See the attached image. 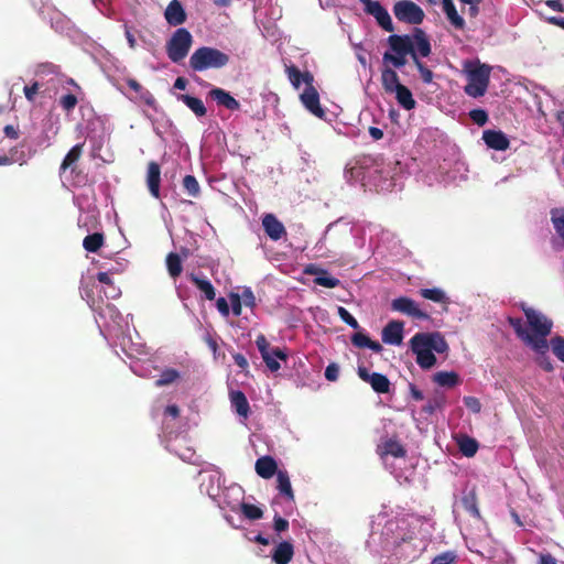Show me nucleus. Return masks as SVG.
Masks as SVG:
<instances>
[{
  "instance_id": "f257e3e1",
  "label": "nucleus",
  "mask_w": 564,
  "mask_h": 564,
  "mask_svg": "<svg viewBox=\"0 0 564 564\" xmlns=\"http://www.w3.org/2000/svg\"><path fill=\"white\" fill-rule=\"evenodd\" d=\"M381 535L383 547L395 550L404 558H414L424 549L423 541L416 536L415 527L406 519L388 521Z\"/></svg>"
},
{
  "instance_id": "f03ea898",
  "label": "nucleus",
  "mask_w": 564,
  "mask_h": 564,
  "mask_svg": "<svg viewBox=\"0 0 564 564\" xmlns=\"http://www.w3.org/2000/svg\"><path fill=\"white\" fill-rule=\"evenodd\" d=\"M528 324L532 330L530 333V348L535 352H547L550 343L546 337L551 333L553 323L543 313L532 307L522 306Z\"/></svg>"
},
{
  "instance_id": "7ed1b4c3",
  "label": "nucleus",
  "mask_w": 564,
  "mask_h": 564,
  "mask_svg": "<svg viewBox=\"0 0 564 564\" xmlns=\"http://www.w3.org/2000/svg\"><path fill=\"white\" fill-rule=\"evenodd\" d=\"M152 415L160 420L162 424V442L170 449V442L173 440L174 427L176 424V403L173 402V394H161L154 401Z\"/></svg>"
},
{
  "instance_id": "20e7f679",
  "label": "nucleus",
  "mask_w": 564,
  "mask_h": 564,
  "mask_svg": "<svg viewBox=\"0 0 564 564\" xmlns=\"http://www.w3.org/2000/svg\"><path fill=\"white\" fill-rule=\"evenodd\" d=\"M490 72L491 67L489 65L479 62L466 63L465 73L468 83L465 86V93L474 98L484 96L489 85Z\"/></svg>"
},
{
  "instance_id": "39448f33",
  "label": "nucleus",
  "mask_w": 564,
  "mask_h": 564,
  "mask_svg": "<svg viewBox=\"0 0 564 564\" xmlns=\"http://www.w3.org/2000/svg\"><path fill=\"white\" fill-rule=\"evenodd\" d=\"M412 41L413 37H410V35H390L388 37V44L391 52H386L383 54V63H389L393 67L400 68L405 65L408 55H411L412 59L414 61L416 52H413Z\"/></svg>"
},
{
  "instance_id": "423d86ee",
  "label": "nucleus",
  "mask_w": 564,
  "mask_h": 564,
  "mask_svg": "<svg viewBox=\"0 0 564 564\" xmlns=\"http://www.w3.org/2000/svg\"><path fill=\"white\" fill-rule=\"evenodd\" d=\"M228 55L221 51L204 46L192 54L189 65L194 70L202 72L208 68L223 67L228 63Z\"/></svg>"
},
{
  "instance_id": "0eeeda50",
  "label": "nucleus",
  "mask_w": 564,
  "mask_h": 564,
  "mask_svg": "<svg viewBox=\"0 0 564 564\" xmlns=\"http://www.w3.org/2000/svg\"><path fill=\"white\" fill-rule=\"evenodd\" d=\"M395 18L409 24H420L424 20V11L411 0H400L393 6Z\"/></svg>"
},
{
  "instance_id": "6e6552de",
  "label": "nucleus",
  "mask_w": 564,
  "mask_h": 564,
  "mask_svg": "<svg viewBox=\"0 0 564 564\" xmlns=\"http://www.w3.org/2000/svg\"><path fill=\"white\" fill-rule=\"evenodd\" d=\"M199 488L213 501L217 498L223 489V475L218 469L209 468L199 473Z\"/></svg>"
},
{
  "instance_id": "1a4fd4ad",
  "label": "nucleus",
  "mask_w": 564,
  "mask_h": 564,
  "mask_svg": "<svg viewBox=\"0 0 564 564\" xmlns=\"http://www.w3.org/2000/svg\"><path fill=\"white\" fill-rule=\"evenodd\" d=\"M426 337L415 334L410 340L411 350L416 355V362L422 369H431L436 364L433 350L425 344Z\"/></svg>"
},
{
  "instance_id": "9d476101",
  "label": "nucleus",
  "mask_w": 564,
  "mask_h": 564,
  "mask_svg": "<svg viewBox=\"0 0 564 564\" xmlns=\"http://www.w3.org/2000/svg\"><path fill=\"white\" fill-rule=\"evenodd\" d=\"M245 491L239 485H230L221 489L219 496L214 499V502L223 510L230 509L236 511L239 509L243 500Z\"/></svg>"
},
{
  "instance_id": "9b49d317",
  "label": "nucleus",
  "mask_w": 564,
  "mask_h": 564,
  "mask_svg": "<svg viewBox=\"0 0 564 564\" xmlns=\"http://www.w3.org/2000/svg\"><path fill=\"white\" fill-rule=\"evenodd\" d=\"M365 4V11L372 15L377 23L387 32L394 30L389 12L377 0H360Z\"/></svg>"
},
{
  "instance_id": "f8f14e48",
  "label": "nucleus",
  "mask_w": 564,
  "mask_h": 564,
  "mask_svg": "<svg viewBox=\"0 0 564 564\" xmlns=\"http://www.w3.org/2000/svg\"><path fill=\"white\" fill-rule=\"evenodd\" d=\"M301 102L312 115L319 119H324L326 111L319 104V95L315 87L312 85L306 86L303 93L300 95Z\"/></svg>"
},
{
  "instance_id": "ddd939ff",
  "label": "nucleus",
  "mask_w": 564,
  "mask_h": 564,
  "mask_svg": "<svg viewBox=\"0 0 564 564\" xmlns=\"http://www.w3.org/2000/svg\"><path fill=\"white\" fill-rule=\"evenodd\" d=\"M391 308L414 318L429 319L430 316L420 310L417 303L410 297L400 296L391 302Z\"/></svg>"
},
{
  "instance_id": "4468645a",
  "label": "nucleus",
  "mask_w": 564,
  "mask_h": 564,
  "mask_svg": "<svg viewBox=\"0 0 564 564\" xmlns=\"http://www.w3.org/2000/svg\"><path fill=\"white\" fill-rule=\"evenodd\" d=\"M358 376L365 382H368L377 393H388L390 390L389 379L379 372L370 373L367 368L359 366Z\"/></svg>"
},
{
  "instance_id": "2eb2a0df",
  "label": "nucleus",
  "mask_w": 564,
  "mask_h": 564,
  "mask_svg": "<svg viewBox=\"0 0 564 564\" xmlns=\"http://www.w3.org/2000/svg\"><path fill=\"white\" fill-rule=\"evenodd\" d=\"M404 324L400 321L389 322L382 329V341L388 345L399 346L403 340Z\"/></svg>"
},
{
  "instance_id": "dca6fc26",
  "label": "nucleus",
  "mask_w": 564,
  "mask_h": 564,
  "mask_svg": "<svg viewBox=\"0 0 564 564\" xmlns=\"http://www.w3.org/2000/svg\"><path fill=\"white\" fill-rule=\"evenodd\" d=\"M482 140L488 148L497 151H505L510 145L509 139L502 131L485 130L482 132Z\"/></svg>"
},
{
  "instance_id": "f3484780",
  "label": "nucleus",
  "mask_w": 564,
  "mask_h": 564,
  "mask_svg": "<svg viewBox=\"0 0 564 564\" xmlns=\"http://www.w3.org/2000/svg\"><path fill=\"white\" fill-rule=\"evenodd\" d=\"M265 234L274 241L281 239L286 232L284 225L272 214H267L262 219Z\"/></svg>"
},
{
  "instance_id": "a211bd4d",
  "label": "nucleus",
  "mask_w": 564,
  "mask_h": 564,
  "mask_svg": "<svg viewBox=\"0 0 564 564\" xmlns=\"http://www.w3.org/2000/svg\"><path fill=\"white\" fill-rule=\"evenodd\" d=\"M230 404L234 411L243 420H247L250 412L249 402L240 390H232L229 393Z\"/></svg>"
},
{
  "instance_id": "6ab92c4d",
  "label": "nucleus",
  "mask_w": 564,
  "mask_h": 564,
  "mask_svg": "<svg viewBox=\"0 0 564 564\" xmlns=\"http://www.w3.org/2000/svg\"><path fill=\"white\" fill-rule=\"evenodd\" d=\"M209 96L218 106H223L228 110H238L240 108L239 101L223 88H213L209 91Z\"/></svg>"
},
{
  "instance_id": "aec40b11",
  "label": "nucleus",
  "mask_w": 564,
  "mask_h": 564,
  "mask_svg": "<svg viewBox=\"0 0 564 564\" xmlns=\"http://www.w3.org/2000/svg\"><path fill=\"white\" fill-rule=\"evenodd\" d=\"M410 37H413V52H416L417 58L420 56L426 57L431 54V44L423 30L415 29Z\"/></svg>"
},
{
  "instance_id": "412c9836",
  "label": "nucleus",
  "mask_w": 564,
  "mask_h": 564,
  "mask_svg": "<svg viewBox=\"0 0 564 564\" xmlns=\"http://www.w3.org/2000/svg\"><path fill=\"white\" fill-rule=\"evenodd\" d=\"M378 451L384 463L387 462L388 456L398 458L405 455L403 446L394 440H387L378 447Z\"/></svg>"
},
{
  "instance_id": "4be33fe9",
  "label": "nucleus",
  "mask_w": 564,
  "mask_h": 564,
  "mask_svg": "<svg viewBox=\"0 0 564 564\" xmlns=\"http://www.w3.org/2000/svg\"><path fill=\"white\" fill-rule=\"evenodd\" d=\"M285 72L288 74L289 80L296 89L300 88L302 83H304L305 87H306V86L312 85L314 82V77L310 72L301 73L293 65L286 66Z\"/></svg>"
},
{
  "instance_id": "5701e85b",
  "label": "nucleus",
  "mask_w": 564,
  "mask_h": 564,
  "mask_svg": "<svg viewBox=\"0 0 564 564\" xmlns=\"http://www.w3.org/2000/svg\"><path fill=\"white\" fill-rule=\"evenodd\" d=\"M161 171L156 162H150L148 165V187L150 193L158 198L160 196V181Z\"/></svg>"
},
{
  "instance_id": "b1692460",
  "label": "nucleus",
  "mask_w": 564,
  "mask_h": 564,
  "mask_svg": "<svg viewBox=\"0 0 564 564\" xmlns=\"http://www.w3.org/2000/svg\"><path fill=\"white\" fill-rule=\"evenodd\" d=\"M293 554V545L288 541H283L275 546L272 553V560L276 564H288L292 560Z\"/></svg>"
},
{
  "instance_id": "393cba45",
  "label": "nucleus",
  "mask_w": 564,
  "mask_h": 564,
  "mask_svg": "<svg viewBox=\"0 0 564 564\" xmlns=\"http://www.w3.org/2000/svg\"><path fill=\"white\" fill-rule=\"evenodd\" d=\"M256 471L260 477L269 479L278 473L276 463L270 456L260 457L256 462Z\"/></svg>"
},
{
  "instance_id": "a878e982",
  "label": "nucleus",
  "mask_w": 564,
  "mask_h": 564,
  "mask_svg": "<svg viewBox=\"0 0 564 564\" xmlns=\"http://www.w3.org/2000/svg\"><path fill=\"white\" fill-rule=\"evenodd\" d=\"M442 7L447 20L454 28L460 30L465 26V20L458 14L453 0H442Z\"/></svg>"
},
{
  "instance_id": "bb28decb",
  "label": "nucleus",
  "mask_w": 564,
  "mask_h": 564,
  "mask_svg": "<svg viewBox=\"0 0 564 564\" xmlns=\"http://www.w3.org/2000/svg\"><path fill=\"white\" fill-rule=\"evenodd\" d=\"M417 335L421 337H426L425 344H427V346L433 351L443 354L448 349V345H447L446 340L440 333H431V334L417 333Z\"/></svg>"
},
{
  "instance_id": "cd10ccee",
  "label": "nucleus",
  "mask_w": 564,
  "mask_h": 564,
  "mask_svg": "<svg viewBox=\"0 0 564 564\" xmlns=\"http://www.w3.org/2000/svg\"><path fill=\"white\" fill-rule=\"evenodd\" d=\"M381 83L384 90L392 94L395 89L403 86L399 82V76L395 70L390 67H384L381 73Z\"/></svg>"
},
{
  "instance_id": "c85d7f7f",
  "label": "nucleus",
  "mask_w": 564,
  "mask_h": 564,
  "mask_svg": "<svg viewBox=\"0 0 564 564\" xmlns=\"http://www.w3.org/2000/svg\"><path fill=\"white\" fill-rule=\"evenodd\" d=\"M84 143L75 144L65 155L59 166V173H64L66 170L73 167L77 163L83 154Z\"/></svg>"
},
{
  "instance_id": "c756f323",
  "label": "nucleus",
  "mask_w": 564,
  "mask_h": 564,
  "mask_svg": "<svg viewBox=\"0 0 564 564\" xmlns=\"http://www.w3.org/2000/svg\"><path fill=\"white\" fill-rule=\"evenodd\" d=\"M263 361L265 362L267 367L272 371H278L281 366L279 362V359L285 360L286 355L278 347L271 348L270 351H268L264 355H261Z\"/></svg>"
},
{
  "instance_id": "7c9ffc66",
  "label": "nucleus",
  "mask_w": 564,
  "mask_h": 564,
  "mask_svg": "<svg viewBox=\"0 0 564 564\" xmlns=\"http://www.w3.org/2000/svg\"><path fill=\"white\" fill-rule=\"evenodd\" d=\"M351 343L354 346L358 348H368L375 352H380L382 350V346L378 341H373L364 333H355L351 336Z\"/></svg>"
},
{
  "instance_id": "2f4dec72",
  "label": "nucleus",
  "mask_w": 564,
  "mask_h": 564,
  "mask_svg": "<svg viewBox=\"0 0 564 564\" xmlns=\"http://www.w3.org/2000/svg\"><path fill=\"white\" fill-rule=\"evenodd\" d=\"M392 94L395 95L398 104L405 110H412L415 107V100L412 93L404 85L395 89Z\"/></svg>"
},
{
  "instance_id": "473e14b6",
  "label": "nucleus",
  "mask_w": 564,
  "mask_h": 564,
  "mask_svg": "<svg viewBox=\"0 0 564 564\" xmlns=\"http://www.w3.org/2000/svg\"><path fill=\"white\" fill-rule=\"evenodd\" d=\"M278 490L281 495L285 496L290 501L294 500V494L291 486L290 477L286 471L278 470L276 473Z\"/></svg>"
},
{
  "instance_id": "72a5a7b5",
  "label": "nucleus",
  "mask_w": 564,
  "mask_h": 564,
  "mask_svg": "<svg viewBox=\"0 0 564 564\" xmlns=\"http://www.w3.org/2000/svg\"><path fill=\"white\" fill-rule=\"evenodd\" d=\"M97 280L107 285L108 289L107 290H104V293L106 295V297L108 299H117L118 296H120L121 294V291L119 288H117L109 274V272H98L97 273Z\"/></svg>"
},
{
  "instance_id": "f704fd0d",
  "label": "nucleus",
  "mask_w": 564,
  "mask_h": 564,
  "mask_svg": "<svg viewBox=\"0 0 564 564\" xmlns=\"http://www.w3.org/2000/svg\"><path fill=\"white\" fill-rule=\"evenodd\" d=\"M105 242V236L102 232H94L88 235L83 240V247L88 252H97Z\"/></svg>"
},
{
  "instance_id": "c9c22d12",
  "label": "nucleus",
  "mask_w": 564,
  "mask_h": 564,
  "mask_svg": "<svg viewBox=\"0 0 564 564\" xmlns=\"http://www.w3.org/2000/svg\"><path fill=\"white\" fill-rule=\"evenodd\" d=\"M181 99L197 117L206 115V107L199 98L192 97L189 95H180Z\"/></svg>"
},
{
  "instance_id": "e433bc0d",
  "label": "nucleus",
  "mask_w": 564,
  "mask_h": 564,
  "mask_svg": "<svg viewBox=\"0 0 564 564\" xmlns=\"http://www.w3.org/2000/svg\"><path fill=\"white\" fill-rule=\"evenodd\" d=\"M433 380L441 387L452 388L458 383V376L454 371H440L434 375Z\"/></svg>"
},
{
  "instance_id": "4c0bfd02",
  "label": "nucleus",
  "mask_w": 564,
  "mask_h": 564,
  "mask_svg": "<svg viewBox=\"0 0 564 564\" xmlns=\"http://www.w3.org/2000/svg\"><path fill=\"white\" fill-rule=\"evenodd\" d=\"M550 216L555 232L564 241V208L551 209Z\"/></svg>"
},
{
  "instance_id": "58836bf2",
  "label": "nucleus",
  "mask_w": 564,
  "mask_h": 564,
  "mask_svg": "<svg viewBox=\"0 0 564 564\" xmlns=\"http://www.w3.org/2000/svg\"><path fill=\"white\" fill-rule=\"evenodd\" d=\"M339 220L335 221V223H332L327 226L324 235L322 236V238L315 243L313 250L315 252V257H318V258H328L329 257V250L325 247V241H326V236L327 234L333 230V228L335 227H338L339 226Z\"/></svg>"
},
{
  "instance_id": "ea45409f",
  "label": "nucleus",
  "mask_w": 564,
  "mask_h": 564,
  "mask_svg": "<svg viewBox=\"0 0 564 564\" xmlns=\"http://www.w3.org/2000/svg\"><path fill=\"white\" fill-rule=\"evenodd\" d=\"M193 39L191 33L183 28H178V59L186 56L192 45Z\"/></svg>"
},
{
  "instance_id": "a19ab883",
  "label": "nucleus",
  "mask_w": 564,
  "mask_h": 564,
  "mask_svg": "<svg viewBox=\"0 0 564 564\" xmlns=\"http://www.w3.org/2000/svg\"><path fill=\"white\" fill-rule=\"evenodd\" d=\"M420 295L435 303H448V297L446 293L440 288L421 289Z\"/></svg>"
},
{
  "instance_id": "79ce46f5",
  "label": "nucleus",
  "mask_w": 564,
  "mask_h": 564,
  "mask_svg": "<svg viewBox=\"0 0 564 564\" xmlns=\"http://www.w3.org/2000/svg\"><path fill=\"white\" fill-rule=\"evenodd\" d=\"M509 324L516 332L517 336L530 347V333L524 327V324L521 318L509 317Z\"/></svg>"
},
{
  "instance_id": "37998d69",
  "label": "nucleus",
  "mask_w": 564,
  "mask_h": 564,
  "mask_svg": "<svg viewBox=\"0 0 564 564\" xmlns=\"http://www.w3.org/2000/svg\"><path fill=\"white\" fill-rule=\"evenodd\" d=\"M344 175L348 182L364 181V178H365L364 167L358 165L357 162L354 164L348 163L345 167Z\"/></svg>"
},
{
  "instance_id": "c03bdc74",
  "label": "nucleus",
  "mask_w": 564,
  "mask_h": 564,
  "mask_svg": "<svg viewBox=\"0 0 564 564\" xmlns=\"http://www.w3.org/2000/svg\"><path fill=\"white\" fill-rule=\"evenodd\" d=\"M314 283L324 288L333 289L338 286L340 281L337 278L329 275L328 272L324 270L314 279Z\"/></svg>"
},
{
  "instance_id": "a18cd8bd",
  "label": "nucleus",
  "mask_w": 564,
  "mask_h": 564,
  "mask_svg": "<svg viewBox=\"0 0 564 564\" xmlns=\"http://www.w3.org/2000/svg\"><path fill=\"white\" fill-rule=\"evenodd\" d=\"M239 509H241L243 516L249 520H258L261 519L263 516V512L259 507L254 505L245 503L243 501H241Z\"/></svg>"
},
{
  "instance_id": "49530a36",
  "label": "nucleus",
  "mask_w": 564,
  "mask_h": 564,
  "mask_svg": "<svg viewBox=\"0 0 564 564\" xmlns=\"http://www.w3.org/2000/svg\"><path fill=\"white\" fill-rule=\"evenodd\" d=\"M176 381V369L167 368L163 370L160 377L154 381L156 387H163Z\"/></svg>"
},
{
  "instance_id": "de8ad7c7",
  "label": "nucleus",
  "mask_w": 564,
  "mask_h": 564,
  "mask_svg": "<svg viewBox=\"0 0 564 564\" xmlns=\"http://www.w3.org/2000/svg\"><path fill=\"white\" fill-rule=\"evenodd\" d=\"M459 449L465 456L471 457L476 454L478 444L474 438L465 437L459 442Z\"/></svg>"
},
{
  "instance_id": "09e8293b",
  "label": "nucleus",
  "mask_w": 564,
  "mask_h": 564,
  "mask_svg": "<svg viewBox=\"0 0 564 564\" xmlns=\"http://www.w3.org/2000/svg\"><path fill=\"white\" fill-rule=\"evenodd\" d=\"M462 505L466 511H468L474 517H479V510L476 503V497L473 492L465 495L462 498Z\"/></svg>"
},
{
  "instance_id": "8fccbe9b",
  "label": "nucleus",
  "mask_w": 564,
  "mask_h": 564,
  "mask_svg": "<svg viewBox=\"0 0 564 564\" xmlns=\"http://www.w3.org/2000/svg\"><path fill=\"white\" fill-rule=\"evenodd\" d=\"M183 187L188 195L196 197L199 194L200 187L197 180L192 175H186L183 178Z\"/></svg>"
},
{
  "instance_id": "3c124183",
  "label": "nucleus",
  "mask_w": 564,
  "mask_h": 564,
  "mask_svg": "<svg viewBox=\"0 0 564 564\" xmlns=\"http://www.w3.org/2000/svg\"><path fill=\"white\" fill-rule=\"evenodd\" d=\"M550 347L553 350V354L564 362V337L555 336L550 341Z\"/></svg>"
},
{
  "instance_id": "603ef678",
  "label": "nucleus",
  "mask_w": 564,
  "mask_h": 564,
  "mask_svg": "<svg viewBox=\"0 0 564 564\" xmlns=\"http://www.w3.org/2000/svg\"><path fill=\"white\" fill-rule=\"evenodd\" d=\"M11 155H0V166L10 165L14 162H20V165L25 163L24 153L21 152L20 156H15L17 149H11Z\"/></svg>"
},
{
  "instance_id": "864d4df0",
  "label": "nucleus",
  "mask_w": 564,
  "mask_h": 564,
  "mask_svg": "<svg viewBox=\"0 0 564 564\" xmlns=\"http://www.w3.org/2000/svg\"><path fill=\"white\" fill-rule=\"evenodd\" d=\"M77 104L78 99L73 94H67L59 98V106L67 112L73 111Z\"/></svg>"
},
{
  "instance_id": "5fc2aeb1",
  "label": "nucleus",
  "mask_w": 564,
  "mask_h": 564,
  "mask_svg": "<svg viewBox=\"0 0 564 564\" xmlns=\"http://www.w3.org/2000/svg\"><path fill=\"white\" fill-rule=\"evenodd\" d=\"M414 64L421 74L422 80L425 84H430L433 79L432 70H430L427 67H425L424 64L417 58V56H414Z\"/></svg>"
},
{
  "instance_id": "6e6d98bb",
  "label": "nucleus",
  "mask_w": 564,
  "mask_h": 564,
  "mask_svg": "<svg viewBox=\"0 0 564 564\" xmlns=\"http://www.w3.org/2000/svg\"><path fill=\"white\" fill-rule=\"evenodd\" d=\"M338 315L343 322L348 324L354 329L359 328V324H358L357 319L345 307H343V306L338 307Z\"/></svg>"
},
{
  "instance_id": "4d7b16f0",
  "label": "nucleus",
  "mask_w": 564,
  "mask_h": 564,
  "mask_svg": "<svg viewBox=\"0 0 564 564\" xmlns=\"http://www.w3.org/2000/svg\"><path fill=\"white\" fill-rule=\"evenodd\" d=\"M165 19L170 25H176V0H171L165 12Z\"/></svg>"
},
{
  "instance_id": "13d9d810",
  "label": "nucleus",
  "mask_w": 564,
  "mask_h": 564,
  "mask_svg": "<svg viewBox=\"0 0 564 564\" xmlns=\"http://www.w3.org/2000/svg\"><path fill=\"white\" fill-rule=\"evenodd\" d=\"M455 558V553L448 551L435 556L431 564H453Z\"/></svg>"
},
{
  "instance_id": "bf43d9fd",
  "label": "nucleus",
  "mask_w": 564,
  "mask_h": 564,
  "mask_svg": "<svg viewBox=\"0 0 564 564\" xmlns=\"http://www.w3.org/2000/svg\"><path fill=\"white\" fill-rule=\"evenodd\" d=\"M469 116L471 120L478 126H484L488 120V115L482 109H474L470 111Z\"/></svg>"
},
{
  "instance_id": "052dcab7",
  "label": "nucleus",
  "mask_w": 564,
  "mask_h": 564,
  "mask_svg": "<svg viewBox=\"0 0 564 564\" xmlns=\"http://www.w3.org/2000/svg\"><path fill=\"white\" fill-rule=\"evenodd\" d=\"M167 56L172 62H176V31L171 35L166 44Z\"/></svg>"
},
{
  "instance_id": "680f3d73",
  "label": "nucleus",
  "mask_w": 564,
  "mask_h": 564,
  "mask_svg": "<svg viewBox=\"0 0 564 564\" xmlns=\"http://www.w3.org/2000/svg\"><path fill=\"white\" fill-rule=\"evenodd\" d=\"M463 401H464V404L466 405V408L468 410H470L471 412H474V413L480 412L481 404H480V402H479V400L477 398H475V397H465L463 399Z\"/></svg>"
},
{
  "instance_id": "e2e57ef3",
  "label": "nucleus",
  "mask_w": 564,
  "mask_h": 564,
  "mask_svg": "<svg viewBox=\"0 0 564 564\" xmlns=\"http://www.w3.org/2000/svg\"><path fill=\"white\" fill-rule=\"evenodd\" d=\"M339 376V367L337 364L332 362L325 369V378L328 381H336Z\"/></svg>"
},
{
  "instance_id": "0e129e2a",
  "label": "nucleus",
  "mask_w": 564,
  "mask_h": 564,
  "mask_svg": "<svg viewBox=\"0 0 564 564\" xmlns=\"http://www.w3.org/2000/svg\"><path fill=\"white\" fill-rule=\"evenodd\" d=\"M239 296H240L241 302L246 306L253 307L256 305V297H254L251 289H249V288L245 289L242 291L241 295H239Z\"/></svg>"
},
{
  "instance_id": "69168bd1",
  "label": "nucleus",
  "mask_w": 564,
  "mask_h": 564,
  "mask_svg": "<svg viewBox=\"0 0 564 564\" xmlns=\"http://www.w3.org/2000/svg\"><path fill=\"white\" fill-rule=\"evenodd\" d=\"M166 265L172 278H176V252L172 251L166 257Z\"/></svg>"
},
{
  "instance_id": "338daca9",
  "label": "nucleus",
  "mask_w": 564,
  "mask_h": 564,
  "mask_svg": "<svg viewBox=\"0 0 564 564\" xmlns=\"http://www.w3.org/2000/svg\"><path fill=\"white\" fill-rule=\"evenodd\" d=\"M256 345H257V347H258V349H259L261 355L267 354L272 348L270 346L269 341L267 340L265 336L262 335V334L257 336Z\"/></svg>"
},
{
  "instance_id": "774afa93",
  "label": "nucleus",
  "mask_w": 564,
  "mask_h": 564,
  "mask_svg": "<svg viewBox=\"0 0 564 564\" xmlns=\"http://www.w3.org/2000/svg\"><path fill=\"white\" fill-rule=\"evenodd\" d=\"M230 306L231 311L236 316L241 315L242 302L238 294L230 295Z\"/></svg>"
}]
</instances>
